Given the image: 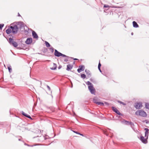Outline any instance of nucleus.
<instances>
[{"mask_svg":"<svg viewBox=\"0 0 149 149\" xmlns=\"http://www.w3.org/2000/svg\"><path fill=\"white\" fill-rule=\"evenodd\" d=\"M145 137H146V138L144 139V137L142 136L141 137L140 139L143 143H146L147 142V139L148 138V129L146 128H145Z\"/></svg>","mask_w":149,"mask_h":149,"instance_id":"nucleus-1","label":"nucleus"},{"mask_svg":"<svg viewBox=\"0 0 149 149\" xmlns=\"http://www.w3.org/2000/svg\"><path fill=\"white\" fill-rule=\"evenodd\" d=\"M135 114L137 116H139L142 117H146L147 114L146 112L142 110H139L136 111Z\"/></svg>","mask_w":149,"mask_h":149,"instance_id":"nucleus-2","label":"nucleus"},{"mask_svg":"<svg viewBox=\"0 0 149 149\" xmlns=\"http://www.w3.org/2000/svg\"><path fill=\"white\" fill-rule=\"evenodd\" d=\"M10 28L12 30V32L14 34L17 33L18 30V28L17 25L14 26H10Z\"/></svg>","mask_w":149,"mask_h":149,"instance_id":"nucleus-3","label":"nucleus"},{"mask_svg":"<svg viewBox=\"0 0 149 149\" xmlns=\"http://www.w3.org/2000/svg\"><path fill=\"white\" fill-rule=\"evenodd\" d=\"M88 88L91 93L95 94V90L93 86V85H90L89 86H88Z\"/></svg>","mask_w":149,"mask_h":149,"instance_id":"nucleus-4","label":"nucleus"},{"mask_svg":"<svg viewBox=\"0 0 149 149\" xmlns=\"http://www.w3.org/2000/svg\"><path fill=\"white\" fill-rule=\"evenodd\" d=\"M142 107L141 103H135L134 105V107L136 109H140Z\"/></svg>","mask_w":149,"mask_h":149,"instance_id":"nucleus-5","label":"nucleus"},{"mask_svg":"<svg viewBox=\"0 0 149 149\" xmlns=\"http://www.w3.org/2000/svg\"><path fill=\"white\" fill-rule=\"evenodd\" d=\"M113 110L116 113L119 115H121V114L119 111L115 107H112Z\"/></svg>","mask_w":149,"mask_h":149,"instance_id":"nucleus-6","label":"nucleus"},{"mask_svg":"<svg viewBox=\"0 0 149 149\" xmlns=\"http://www.w3.org/2000/svg\"><path fill=\"white\" fill-rule=\"evenodd\" d=\"M54 55L56 56L59 57L61 56L62 54L58 51L56 50L55 49Z\"/></svg>","mask_w":149,"mask_h":149,"instance_id":"nucleus-7","label":"nucleus"},{"mask_svg":"<svg viewBox=\"0 0 149 149\" xmlns=\"http://www.w3.org/2000/svg\"><path fill=\"white\" fill-rule=\"evenodd\" d=\"M84 69V66L83 65L79 66V68L77 69V71L80 72L81 71H83Z\"/></svg>","mask_w":149,"mask_h":149,"instance_id":"nucleus-8","label":"nucleus"},{"mask_svg":"<svg viewBox=\"0 0 149 149\" xmlns=\"http://www.w3.org/2000/svg\"><path fill=\"white\" fill-rule=\"evenodd\" d=\"M32 42V39L31 38H29L27 39L25 43L27 44H31Z\"/></svg>","mask_w":149,"mask_h":149,"instance_id":"nucleus-9","label":"nucleus"},{"mask_svg":"<svg viewBox=\"0 0 149 149\" xmlns=\"http://www.w3.org/2000/svg\"><path fill=\"white\" fill-rule=\"evenodd\" d=\"M56 68V65L54 63H52L50 65V68L52 70H55Z\"/></svg>","mask_w":149,"mask_h":149,"instance_id":"nucleus-10","label":"nucleus"},{"mask_svg":"<svg viewBox=\"0 0 149 149\" xmlns=\"http://www.w3.org/2000/svg\"><path fill=\"white\" fill-rule=\"evenodd\" d=\"M73 67V65L70 64L68 65H67V70L69 71L71 70Z\"/></svg>","mask_w":149,"mask_h":149,"instance_id":"nucleus-11","label":"nucleus"},{"mask_svg":"<svg viewBox=\"0 0 149 149\" xmlns=\"http://www.w3.org/2000/svg\"><path fill=\"white\" fill-rule=\"evenodd\" d=\"M32 35L34 38H38V36L37 34L34 31H33L32 32Z\"/></svg>","mask_w":149,"mask_h":149,"instance_id":"nucleus-12","label":"nucleus"},{"mask_svg":"<svg viewBox=\"0 0 149 149\" xmlns=\"http://www.w3.org/2000/svg\"><path fill=\"white\" fill-rule=\"evenodd\" d=\"M22 114L24 116H25L29 118L32 119L31 117L29 115H28L26 113L22 111Z\"/></svg>","mask_w":149,"mask_h":149,"instance_id":"nucleus-13","label":"nucleus"},{"mask_svg":"<svg viewBox=\"0 0 149 149\" xmlns=\"http://www.w3.org/2000/svg\"><path fill=\"white\" fill-rule=\"evenodd\" d=\"M133 26L135 28H137L139 27L138 25L137 24L136 22L135 21H133Z\"/></svg>","mask_w":149,"mask_h":149,"instance_id":"nucleus-14","label":"nucleus"},{"mask_svg":"<svg viewBox=\"0 0 149 149\" xmlns=\"http://www.w3.org/2000/svg\"><path fill=\"white\" fill-rule=\"evenodd\" d=\"M99 101L98 99L96 97H95L93 99V101L94 102H99Z\"/></svg>","mask_w":149,"mask_h":149,"instance_id":"nucleus-15","label":"nucleus"},{"mask_svg":"<svg viewBox=\"0 0 149 149\" xmlns=\"http://www.w3.org/2000/svg\"><path fill=\"white\" fill-rule=\"evenodd\" d=\"M12 29L10 28L8 29H7L6 31V33L8 34H10L11 32H12V31H11Z\"/></svg>","mask_w":149,"mask_h":149,"instance_id":"nucleus-16","label":"nucleus"},{"mask_svg":"<svg viewBox=\"0 0 149 149\" xmlns=\"http://www.w3.org/2000/svg\"><path fill=\"white\" fill-rule=\"evenodd\" d=\"M85 72L88 76H90L91 75L90 72L89 70H85Z\"/></svg>","mask_w":149,"mask_h":149,"instance_id":"nucleus-17","label":"nucleus"},{"mask_svg":"<svg viewBox=\"0 0 149 149\" xmlns=\"http://www.w3.org/2000/svg\"><path fill=\"white\" fill-rule=\"evenodd\" d=\"M12 44L15 47H16L18 45L17 43L15 41L13 42Z\"/></svg>","mask_w":149,"mask_h":149,"instance_id":"nucleus-18","label":"nucleus"},{"mask_svg":"<svg viewBox=\"0 0 149 149\" xmlns=\"http://www.w3.org/2000/svg\"><path fill=\"white\" fill-rule=\"evenodd\" d=\"M9 41L10 44H12L13 42H14L12 38H10L9 39Z\"/></svg>","mask_w":149,"mask_h":149,"instance_id":"nucleus-19","label":"nucleus"},{"mask_svg":"<svg viewBox=\"0 0 149 149\" xmlns=\"http://www.w3.org/2000/svg\"><path fill=\"white\" fill-rule=\"evenodd\" d=\"M45 43L46 46L47 47H50V45L48 42H47V41H45Z\"/></svg>","mask_w":149,"mask_h":149,"instance_id":"nucleus-20","label":"nucleus"},{"mask_svg":"<svg viewBox=\"0 0 149 149\" xmlns=\"http://www.w3.org/2000/svg\"><path fill=\"white\" fill-rule=\"evenodd\" d=\"M81 77L84 79H85L86 77V75L84 74H81Z\"/></svg>","mask_w":149,"mask_h":149,"instance_id":"nucleus-21","label":"nucleus"},{"mask_svg":"<svg viewBox=\"0 0 149 149\" xmlns=\"http://www.w3.org/2000/svg\"><path fill=\"white\" fill-rule=\"evenodd\" d=\"M145 105L146 108L149 109V103H146Z\"/></svg>","mask_w":149,"mask_h":149,"instance_id":"nucleus-22","label":"nucleus"},{"mask_svg":"<svg viewBox=\"0 0 149 149\" xmlns=\"http://www.w3.org/2000/svg\"><path fill=\"white\" fill-rule=\"evenodd\" d=\"M97 105H99L100 106H104V103H96Z\"/></svg>","mask_w":149,"mask_h":149,"instance_id":"nucleus-23","label":"nucleus"},{"mask_svg":"<svg viewBox=\"0 0 149 149\" xmlns=\"http://www.w3.org/2000/svg\"><path fill=\"white\" fill-rule=\"evenodd\" d=\"M86 84L88 85H89V86L90 85H92V84L89 81H88L86 82Z\"/></svg>","mask_w":149,"mask_h":149,"instance_id":"nucleus-24","label":"nucleus"},{"mask_svg":"<svg viewBox=\"0 0 149 149\" xmlns=\"http://www.w3.org/2000/svg\"><path fill=\"white\" fill-rule=\"evenodd\" d=\"M110 7V6L108 5L105 4L104 5V8H109Z\"/></svg>","mask_w":149,"mask_h":149,"instance_id":"nucleus-25","label":"nucleus"},{"mask_svg":"<svg viewBox=\"0 0 149 149\" xmlns=\"http://www.w3.org/2000/svg\"><path fill=\"white\" fill-rule=\"evenodd\" d=\"M8 70H9V72H11V71H12V69L11 68H10V67H8Z\"/></svg>","mask_w":149,"mask_h":149,"instance_id":"nucleus-26","label":"nucleus"},{"mask_svg":"<svg viewBox=\"0 0 149 149\" xmlns=\"http://www.w3.org/2000/svg\"><path fill=\"white\" fill-rule=\"evenodd\" d=\"M4 24H0V29H2V27L4 26Z\"/></svg>","mask_w":149,"mask_h":149,"instance_id":"nucleus-27","label":"nucleus"},{"mask_svg":"<svg viewBox=\"0 0 149 149\" xmlns=\"http://www.w3.org/2000/svg\"><path fill=\"white\" fill-rule=\"evenodd\" d=\"M101 66V64L99 62L98 65V68H100Z\"/></svg>","mask_w":149,"mask_h":149,"instance_id":"nucleus-28","label":"nucleus"},{"mask_svg":"<svg viewBox=\"0 0 149 149\" xmlns=\"http://www.w3.org/2000/svg\"><path fill=\"white\" fill-rule=\"evenodd\" d=\"M47 88L48 89V90L49 91H50V90H51V89H50V87H49L48 86H47Z\"/></svg>","mask_w":149,"mask_h":149,"instance_id":"nucleus-29","label":"nucleus"},{"mask_svg":"<svg viewBox=\"0 0 149 149\" xmlns=\"http://www.w3.org/2000/svg\"><path fill=\"white\" fill-rule=\"evenodd\" d=\"M61 56H62L63 57H66V56L65 55H64V54H62V55H61Z\"/></svg>","mask_w":149,"mask_h":149,"instance_id":"nucleus-30","label":"nucleus"},{"mask_svg":"<svg viewBox=\"0 0 149 149\" xmlns=\"http://www.w3.org/2000/svg\"><path fill=\"white\" fill-rule=\"evenodd\" d=\"M73 132L77 134H79V133H78V132H76V131H73Z\"/></svg>","mask_w":149,"mask_h":149,"instance_id":"nucleus-31","label":"nucleus"},{"mask_svg":"<svg viewBox=\"0 0 149 149\" xmlns=\"http://www.w3.org/2000/svg\"><path fill=\"white\" fill-rule=\"evenodd\" d=\"M104 104L106 105H109V103H104Z\"/></svg>","mask_w":149,"mask_h":149,"instance_id":"nucleus-32","label":"nucleus"},{"mask_svg":"<svg viewBox=\"0 0 149 149\" xmlns=\"http://www.w3.org/2000/svg\"><path fill=\"white\" fill-rule=\"evenodd\" d=\"M122 103V104H123V105H126V104H125V103Z\"/></svg>","mask_w":149,"mask_h":149,"instance_id":"nucleus-33","label":"nucleus"},{"mask_svg":"<svg viewBox=\"0 0 149 149\" xmlns=\"http://www.w3.org/2000/svg\"><path fill=\"white\" fill-rule=\"evenodd\" d=\"M79 135H81V136H83V135L82 134H80V133H79Z\"/></svg>","mask_w":149,"mask_h":149,"instance_id":"nucleus-34","label":"nucleus"},{"mask_svg":"<svg viewBox=\"0 0 149 149\" xmlns=\"http://www.w3.org/2000/svg\"><path fill=\"white\" fill-rule=\"evenodd\" d=\"M125 6V4H123V6L122 7H121L120 8L123 7H124V6Z\"/></svg>","mask_w":149,"mask_h":149,"instance_id":"nucleus-35","label":"nucleus"},{"mask_svg":"<svg viewBox=\"0 0 149 149\" xmlns=\"http://www.w3.org/2000/svg\"><path fill=\"white\" fill-rule=\"evenodd\" d=\"M104 133L105 134H106V132L105 131H104Z\"/></svg>","mask_w":149,"mask_h":149,"instance_id":"nucleus-36","label":"nucleus"},{"mask_svg":"<svg viewBox=\"0 0 149 149\" xmlns=\"http://www.w3.org/2000/svg\"><path fill=\"white\" fill-rule=\"evenodd\" d=\"M74 60H78V59H77V58H74Z\"/></svg>","mask_w":149,"mask_h":149,"instance_id":"nucleus-37","label":"nucleus"},{"mask_svg":"<svg viewBox=\"0 0 149 149\" xmlns=\"http://www.w3.org/2000/svg\"><path fill=\"white\" fill-rule=\"evenodd\" d=\"M98 68V69L100 71V72H101V70H100V68Z\"/></svg>","mask_w":149,"mask_h":149,"instance_id":"nucleus-38","label":"nucleus"},{"mask_svg":"<svg viewBox=\"0 0 149 149\" xmlns=\"http://www.w3.org/2000/svg\"><path fill=\"white\" fill-rule=\"evenodd\" d=\"M26 145H27L28 146H29V145H27V144H26Z\"/></svg>","mask_w":149,"mask_h":149,"instance_id":"nucleus-39","label":"nucleus"},{"mask_svg":"<svg viewBox=\"0 0 149 149\" xmlns=\"http://www.w3.org/2000/svg\"><path fill=\"white\" fill-rule=\"evenodd\" d=\"M118 102H120V103H121V102H121L118 101Z\"/></svg>","mask_w":149,"mask_h":149,"instance_id":"nucleus-40","label":"nucleus"},{"mask_svg":"<svg viewBox=\"0 0 149 149\" xmlns=\"http://www.w3.org/2000/svg\"><path fill=\"white\" fill-rule=\"evenodd\" d=\"M65 61H66L67 60H65Z\"/></svg>","mask_w":149,"mask_h":149,"instance_id":"nucleus-41","label":"nucleus"}]
</instances>
